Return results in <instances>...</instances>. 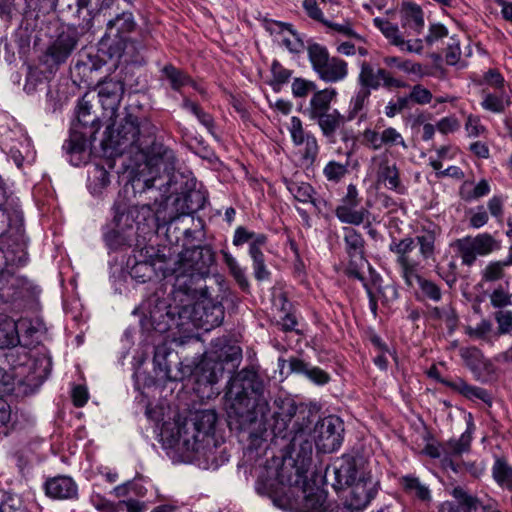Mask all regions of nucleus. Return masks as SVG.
I'll return each instance as SVG.
<instances>
[{"label":"nucleus","instance_id":"obj_1","mask_svg":"<svg viewBox=\"0 0 512 512\" xmlns=\"http://www.w3.org/2000/svg\"><path fill=\"white\" fill-rule=\"evenodd\" d=\"M114 126H107L101 147L109 157L124 154L141 157L143 162L134 169L133 189L139 192L151 189L162 175L166 176L168 184L177 159L174 151L157 137V126L149 118L139 119L133 114H127Z\"/></svg>","mask_w":512,"mask_h":512},{"label":"nucleus","instance_id":"obj_2","mask_svg":"<svg viewBox=\"0 0 512 512\" xmlns=\"http://www.w3.org/2000/svg\"><path fill=\"white\" fill-rule=\"evenodd\" d=\"M317 414L306 408L298 409L295 401L289 397H277L272 406V415L270 423V431L266 428L256 430V426L260 428L264 420H260L256 425L250 426L249 439L251 445L258 449L261 447L262 441H266L269 436L271 440L282 441V449L286 451L289 457L296 454L297 458L302 457L303 460L312 455V442L310 435L312 425L315 423Z\"/></svg>","mask_w":512,"mask_h":512},{"label":"nucleus","instance_id":"obj_3","mask_svg":"<svg viewBox=\"0 0 512 512\" xmlns=\"http://www.w3.org/2000/svg\"><path fill=\"white\" fill-rule=\"evenodd\" d=\"M171 270L169 276H175L172 290L174 304L154 297L148 300L151 325L161 333L185 329L192 322L194 302L208 297L205 276L172 265Z\"/></svg>","mask_w":512,"mask_h":512},{"label":"nucleus","instance_id":"obj_4","mask_svg":"<svg viewBox=\"0 0 512 512\" xmlns=\"http://www.w3.org/2000/svg\"><path fill=\"white\" fill-rule=\"evenodd\" d=\"M225 398L230 426L245 431L257 424L259 416L267 421L271 408L264 396V383L253 368H244L230 378Z\"/></svg>","mask_w":512,"mask_h":512},{"label":"nucleus","instance_id":"obj_5","mask_svg":"<svg viewBox=\"0 0 512 512\" xmlns=\"http://www.w3.org/2000/svg\"><path fill=\"white\" fill-rule=\"evenodd\" d=\"M218 415L213 409L194 412L177 426L175 444L187 452H194L218 464L216 461L217 441L214 438Z\"/></svg>","mask_w":512,"mask_h":512},{"label":"nucleus","instance_id":"obj_6","mask_svg":"<svg viewBox=\"0 0 512 512\" xmlns=\"http://www.w3.org/2000/svg\"><path fill=\"white\" fill-rule=\"evenodd\" d=\"M242 359V349L227 337L212 341L211 348L205 352L194 371L195 382L201 386L216 384L224 372H234Z\"/></svg>","mask_w":512,"mask_h":512},{"label":"nucleus","instance_id":"obj_7","mask_svg":"<svg viewBox=\"0 0 512 512\" xmlns=\"http://www.w3.org/2000/svg\"><path fill=\"white\" fill-rule=\"evenodd\" d=\"M91 109V103L83 97L78 103L77 119L71 125L69 138L63 144V150L74 166L89 161L90 144L102 126L101 118L93 115Z\"/></svg>","mask_w":512,"mask_h":512},{"label":"nucleus","instance_id":"obj_8","mask_svg":"<svg viewBox=\"0 0 512 512\" xmlns=\"http://www.w3.org/2000/svg\"><path fill=\"white\" fill-rule=\"evenodd\" d=\"M290 458L294 460L295 465L286 466L283 464L278 469L267 467L256 481L258 494L271 498L277 507V498L289 497L297 485L305 484V467L311 461V456L303 460L302 457L297 458L296 454H293V457Z\"/></svg>","mask_w":512,"mask_h":512},{"label":"nucleus","instance_id":"obj_9","mask_svg":"<svg viewBox=\"0 0 512 512\" xmlns=\"http://www.w3.org/2000/svg\"><path fill=\"white\" fill-rule=\"evenodd\" d=\"M170 252V249H167ZM166 248L155 249L145 246L134 256V264L129 274L139 283L151 281L154 277L167 278L171 274V253H165Z\"/></svg>","mask_w":512,"mask_h":512},{"label":"nucleus","instance_id":"obj_10","mask_svg":"<svg viewBox=\"0 0 512 512\" xmlns=\"http://www.w3.org/2000/svg\"><path fill=\"white\" fill-rule=\"evenodd\" d=\"M276 501L279 508L293 512H327L331 505L323 489L308 485L306 475L305 484L297 485L289 497L277 498Z\"/></svg>","mask_w":512,"mask_h":512},{"label":"nucleus","instance_id":"obj_11","mask_svg":"<svg viewBox=\"0 0 512 512\" xmlns=\"http://www.w3.org/2000/svg\"><path fill=\"white\" fill-rule=\"evenodd\" d=\"M150 31L140 30L137 38L117 40V43L101 49L109 59H115L125 65L144 66L147 63L145 56L149 46Z\"/></svg>","mask_w":512,"mask_h":512},{"label":"nucleus","instance_id":"obj_12","mask_svg":"<svg viewBox=\"0 0 512 512\" xmlns=\"http://www.w3.org/2000/svg\"><path fill=\"white\" fill-rule=\"evenodd\" d=\"M308 59L319 79L326 83H337L348 75V64L341 58L331 57L328 49L319 43L307 47Z\"/></svg>","mask_w":512,"mask_h":512},{"label":"nucleus","instance_id":"obj_13","mask_svg":"<svg viewBox=\"0 0 512 512\" xmlns=\"http://www.w3.org/2000/svg\"><path fill=\"white\" fill-rule=\"evenodd\" d=\"M79 34L75 27H67L57 34L45 51L40 62L50 74L56 73L67 62L78 46Z\"/></svg>","mask_w":512,"mask_h":512},{"label":"nucleus","instance_id":"obj_14","mask_svg":"<svg viewBox=\"0 0 512 512\" xmlns=\"http://www.w3.org/2000/svg\"><path fill=\"white\" fill-rule=\"evenodd\" d=\"M343 421L334 415L327 416L317 421L312 428L314 442L318 451L332 453L338 450L343 442Z\"/></svg>","mask_w":512,"mask_h":512},{"label":"nucleus","instance_id":"obj_15","mask_svg":"<svg viewBox=\"0 0 512 512\" xmlns=\"http://www.w3.org/2000/svg\"><path fill=\"white\" fill-rule=\"evenodd\" d=\"M461 257L462 264L471 266L477 256H485L499 248V243L488 233H482L475 237L467 236L455 240L452 245Z\"/></svg>","mask_w":512,"mask_h":512},{"label":"nucleus","instance_id":"obj_16","mask_svg":"<svg viewBox=\"0 0 512 512\" xmlns=\"http://www.w3.org/2000/svg\"><path fill=\"white\" fill-rule=\"evenodd\" d=\"M214 262L215 255L212 248L209 245H203L184 249L177 260L171 256L170 265L207 277Z\"/></svg>","mask_w":512,"mask_h":512},{"label":"nucleus","instance_id":"obj_17","mask_svg":"<svg viewBox=\"0 0 512 512\" xmlns=\"http://www.w3.org/2000/svg\"><path fill=\"white\" fill-rule=\"evenodd\" d=\"M360 87L372 91L378 90L381 86L385 89L406 88L408 84L400 79L392 76V74L384 68H376L368 61L360 63V72L357 78Z\"/></svg>","mask_w":512,"mask_h":512},{"label":"nucleus","instance_id":"obj_18","mask_svg":"<svg viewBox=\"0 0 512 512\" xmlns=\"http://www.w3.org/2000/svg\"><path fill=\"white\" fill-rule=\"evenodd\" d=\"M345 503L357 512H362L378 493L379 481L370 472H362L357 482L348 486Z\"/></svg>","mask_w":512,"mask_h":512},{"label":"nucleus","instance_id":"obj_19","mask_svg":"<svg viewBox=\"0 0 512 512\" xmlns=\"http://www.w3.org/2000/svg\"><path fill=\"white\" fill-rule=\"evenodd\" d=\"M98 98L103 109L102 118L113 120L117 114L125 92L124 82L120 79L105 78L97 82Z\"/></svg>","mask_w":512,"mask_h":512},{"label":"nucleus","instance_id":"obj_20","mask_svg":"<svg viewBox=\"0 0 512 512\" xmlns=\"http://www.w3.org/2000/svg\"><path fill=\"white\" fill-rule=\"evenodd\" d=\"M167 200V197L161 195L160 201L156 198L153 203L142 205L141 209L148 213V217L152 216L156 222L157 228L166 226V234L170 241H172V236L174 235L175 241L178 242L179 236L176 233L177 231H180V228L177 226V223L185 216L180 215L173 209H171V212L167 216L165 213L168 206Z\"/></svg>","mask_w":512,"mask_h":512},{"label":"nucleus","instance_id":"obj_21","mask_svg":"<svg viewBox=\"0 0 512 512\" xmlns=\"http://www.w3.org/2000/svg\"><path fill=\"white\" fill-rule=\"evenodd\" d=\"M136 28L137 23L132 12L123 11L117 14L107 22L105 34L99 42V50L117 43V40L131 38L129 35L134 32Z\"/></svg>","mask_w":512,"mask_h":512},{"label":"nucleus","instance_id":"obj_22","mask_svg":"<svg viewBox=\"0 0 512 512\" xmlns=\"http://www.w3.org/2000/svg\"><path fill=\"white\" fill-rule=\"evenodd\" d=\"M374 25L383 33V35L389 40L390 44L399 47L401 50H405L410 53L421 54L423 51V40L420 38L414 41H405L398 26L386 19L375 18L373 20Z\"/></svg>","mask_w":512,"mask_h":512},{"label":"nucleus","instance_id":"obj_23","mask_svg":"<svg viewBox=\"0 0 512 512\" xmlns=\"http://www.w3.org/2000/svg\"><path fill=\"white\" fill-rule=\"evenodd\" d=\"M357 459L351 455H343L333 468L335 482L332 484L336 490L342 489L344 486H350L358 481L363 471L359 470Z\"/></svg>","mask_w":512,"mask_h":512},{"label":"nucleus","instance_id":"obj_24","mask_svg":"<svg viewBox=\"0 0 512 512\" xmlns=\"http://www.w3.org/2000/svg\"><path fill=\"white\" fill-rule=\"evenodd\" d=\"M450 495L454 501H444L437 507V512H472L478 508L480 499L471 495L461 486H455Z\"/></svg>","mask_w":512,"mask_h":512},{"label":"nucleus","instance_id":"obj_25","mask_svg":"<svg viewBox=\"0 0 512 512\" xmlns=\"http://www.w3.org/2000/svg\"><path fill=\"white\" fill-rule=\"evenodd\" d=\"M441 234V228L434 224L429 223L426 226H422L417 231L414 237L415 244L419 248V255L424 261L435 258L436 254V241Z\"/></svg>","mask_w":512,"mask_h":512},{"label":"nucleus","instance_id":"obj_26","mask_svg":"<svg viewBox=\"0 0 512 512\" xmlns=\"http://www.w3.org/2000/svg\"><path fill=\"white\" fill-rule=\"evenodd\" d=\"M263 25L266 31L270 34H282L288 31L293 39L284 37L282 44L293 54H299L305 49V44L300 34L293 28V25L287 22H281L272 19H264Z\"/></svg>","mask_w":512,"mask_h":512},{"label":"nucleus","instance_id":"obj_27","mask_svg":"<svg viewBox=\"0 0 512 512\" xmlns=\"http://www.w3.org/2000/svg\"><path fill=\"white\" fill-rule=\"evenodd\" d=\"M206 201L207 197L201 190L190 189L177 195L171 209L188 216L203 209Z\"/></svg>","mask_w":512,"mask_h":512},{"label":"nucleus","instance_id":"obj_28","mask_svg":"<svg viewBox=\"0 0 512 512\" xmlns=\"http://www.w3.org/2000/svg\"><path fill=\"white\" fill-rule=\"evenodd\" d=\"M104 62L98 57L93 55H86L84 58H79L74 66L71 68V75L74 82L90 86L95 83L94 73L97 72Z\"/></svg>","mask_w":512,"mask_h":512},{"label":"nucleus","instance_id":"obj_29","mask_svg":"<svg viewBox=\"0 0 512 512\" xmlns=\"http://www.w3.org/2000/svg\"><path fill=\"white\" fill-rule=\"evenodd\" d=\"M288 191L293 195L294 199L301 203H310L316 211L321 212L327 202L323 198L316 197L317 192L313 186L307 182L285 180Z\"/></svg>","mask_w":512,"mask_h":512},{"label":"nucleus","instance_id":"obj_30","mask_svg":"<svg viewBox=\"0 0 512 512\" xmlns=\"http://www.w3.org/2000/svg\"><path fill=\"white\" fill-rule=\"evenodd\" d=\"M337 97V91L335 88H325L322 90H316L309 101V105L305 110L309 119L312 120L322 114L331 111V103Z\"/></svg>","mask_w":512,"mask_h":512},{"label":"nucleus","instance_id":"obj_31","mask_svg":"<svg viewBox=\"0 0 512 512\" xmlns=\"http://www.w3.org/2000/svg\"><path fill=\"white\" fill-rule=\"evenodd\" d=\"M46 494L55 499H74L77 498L78 488L71 477L58 476L45 483Z\"/></svg>","mask_w":512,"mask_h":512},{"label":"nucleus","instance_id":"obj_32","mask_svg":"<svg viewBox=\"0 0 512 512\" xmlns=\"http://www.w3.org/2000/svg\"><path fill=\"white\" fill-rule=\"evenodd\" d=\"M312 121L317 122L322 135L333 143L335 142L336 131L348 120L347 117L342 115L337 109H332V111L326 112L312 119Z\"/></svg>","mask_w":512,"mask_h":512},{"label":"nucleus","instance_id":"obj_33","mask_svg":"<svg viewBox=\"0 0 512 512\" xmlns=\"http://www.w3.org/2000/svg\"><path fill=\"white\" fill-rule=\"evenodd\" d=\"M378 181L384 182L385 187L398 194H405L406 187L401 183L400 173L396 164H390L389 161H383L379 165Z\"/></svg>","mask_w":512,"mask_h":512},{"label":"nucleus","instance_id":"obj_34","mask_svg":"<svg viewBox=\"0 0 512 512\" xmlns=\"http://www.w3.org/2000/svg\"><path fill=\"white\" fill-rule=\"evenodd\" d=\"M473 424L469 423L465 432L458 439H450L442 443L443 455L460 456L471 449Z\"/></svg>","mask_w":512,"mask_h":512},{"label":"nucleus","instance_id":"obj_35","mask_svg":"<svg viewBox=\"0 0 512 512\" xmlns=\"http://www.w3.org/2000/svg\"><path fill=\"white\" fill-rule=\"evenodd\" d=\"M160 76L176 92H180L183 87L191 83V76L185 70L177 68L172 63H167L160 69Z\"/></svg>","mask_w":512,"mask_h":512},{"label":"nucleus","instance_id":"obj_36","mask_svg":"<svg viewBox=\"0 0 512 512\" xmlns=\"http://www.w3.org/2000/svg\"><path fill=\"white\" fill-rule=\"evenodd\" d=\"M289 367L292 372L304 374L312 382L318 385H324L330 380V376L327 372L320 369L319 367H312L308 363L298 358H290Z\"/></svg>","mask_w":512,"mask_h":512},{"label":"nucleus","instance_id":"obj_37","mask_svg":"<svg viewBox=\"0 0 512 512\" xmlns=\"http://www.w3.org/2000/svg\"><path fill=\"white\" fill-rule=\"evenodd\" d=\"M19 342L17 325L14 320L5 314H0V350L15 347Z\"/></svg>","mask_w":512,"mask_h":512},{"label":"nucleus","instance_id":"obj_38","mask_svg":"<svg viewBox=\"0 0 512 512\" xmlns=\"http://www.w3.org/2000/svg\"><path fill=\"white\" fill-rule=\"evenodd\" d=\"M345 250L351 260L364 258L365 240L362 235L352 227H344Z\"/></svg>","mask_w":512,"mask_h":512},{"label":"nucleus","instance_id":"obj_39","mask_svg":"<svg viewBox=\"0 0 512 512\" xmlns=\"http://www.w3.org/2000/svg\"><path fill=\"white\" fill-rule=\"evenodd\" d=\"M399 483L407 494H413L422 502H429L432 499L429 487L423 484L420 479L414 475H404L399 479Z\"/></svg>","mask_w":512,"mask_h":512},{"label":"nucleus","instance_id":"obj_40","mask_svg":"<svg viewBox=\"0 0 512 512\" xmlns=\"http://www.w3.org/2000/svg\"><path fill=\"white\" fill-rule=\"evenodd\" d=\"M496 93L482 91L483 100L481 106L484 110L493 113H503L510 106L511 100L509 95L503 90H497Z\"/></svg>","mask_w":512,"mask_h":512},{"label":"nucleus","instance_id":"obj_41","mask_svg":"<svg viewBox=\"0 0 512 512\" xmlns=\"http://www.w3.org/2000/svg\"><path fill=\"white\" fill-rule=\"evenodd\" d=\"M424 24V14L421 7L414 3L407 4L403 10L402 27L420 34Z\"/></svg>","mask_w":512,"mask_h":512},{"label":"nucleus","instance_id":"obj_42","mask_svg":"<svg viewBox=\"0 0 512 512\" xmlns=\"http://www.w3.org/2000/svg\"><path fill=\"white\" fill-rule=\"evenodd\" d=\"M363 287L366 290V293L369 298V307L371 312L376 316L378 309V299L384 297V287L382 286V277L372 272L370 273V280L367 281L364 278V281H361Z\"/></svg>","mask_w":512,"mask_h":512},{"label":"nucleus","instance_id":"obj_43","mask_svg":"<svg viewBox=\"0 0 512 512\" xmlns=\"http://www.w3.org/2000/svg\"><path fill=\"white\" fill-rule=\"evenodd\" d=\"M447 386L458 391L468 399H479L486 404H491V395L484 388L472 386L459 379L456 382L442 381Z\"/></svg>","mask_w":512,"mask_h":512},{"label":"nucleus","instance_id":"obj_44","mask_svg":"<svg viewBox=\"0 0 512 512\" xmlns=\"http://www.w3.org/2000/svg\"><path fill=\"white\" fill-rule=\"evenodd\" d=\"M416 244L413 237H405L400 240L393 239L389 245V251L396 255V263L416 260L412 252Z\"/></svg>","mask_w":512,"mask_h":512},{"label":"nucleus","instance_id":"obj_45","mask_svg":"<svg viewBox=\"0 0 512 512\" xmlns=\"http://www.w3.org/2000/svg\"><path fill=\"white\" fill-rule=\"evenodd\" d=\"M75 17L78 19V27L84 32L91 29L95 17V9L92 0H76Z\"/></svg>","mask_w":512,"mask_h":512},{"label":"nucleus","instance_id":"obj_46","mask_svg":"<svg viewBox=\"0 0 512 512\" xmlns=\"http://www.w3.org/2000/svg\"><path fill=\"white\" fill-rule=\"evenodd\" d=\"M356 207L357 206L340 204L336 208L335 214L342 223L350 225H360L364 222L368 212L363 208L360 210H356Z\"/></svg>","mask_w":512,"mask_h":512},{"label":"nucleus","instance_id":"obj_47","mask_svg":"<svg viewBox=\"0 0 512 512\" xmlns=\"http://www.w3.org/2000/svg\"><path fill=\"white\" fill-rule=\"evenodd\" d=\"M492 474L499 486L512 491V467L508 465L506 460L497 459L493 465Z\"/></svg>","mask_w":512,"mask_h":512},{"label":"nucleus","instance_id":"obj_48","mask_svg":"<svg viewBox=\"0 0 512 512\" xmlns=\"http://www.w3.org/2000/svg\"><path fill=\"white\" fill-rule=\"evenodd\" d=\"M48 77L45 72L35 66H29L26 74L24 91L27 94H33L47 84Z\"/></svg>","mask_w":512,"mask_h":512},{"label":"nucleus","instance_id":"obj_49","mask_svg":"<svg viewBox=\"0 0 512 512\" xmlns=\"http://www.w3.org/2000/svg\"><path fill=\"white\" fill-rule=\"evenodd\" d=\"M224 263L227 265L230 274L233 276L239 287L246 291L249 288V281L245 270L241 268L236 259L228 252L222 251Z\"/></svg>","mask_w":512,"mask_h":512},{"label":"nucleus","instance_id":"obj_50","mask_svg":"<svg viewBox=\"0 0 512 512\" xmlns=\"http://www.w3.org/2000/svg\"><path fill=\"white\" fill-rule=\"evenodd\" d=\"M384 63L388 67H396L407 74H414L420 77L424 76L422 65L412 62L411 60H402L396 56H389L384 58Z\"/></svg>","mask_w":512,"mask_h":512},{"label":"nucleus","instance_id":"obj_51","mask_svg":"<svg viewBox=\"0 0 512 512\" xmlns=\"http://www.w3.org/2000/svg\"><path fill=\"white\" fill-rule=\"evenodd\" d=\"M272 79L270 86L274 91H279L282 85L286 84L292 76V71L286 69L278 60H273L271 64Z\"/></svg>","mask_w":512,"mask_h":512},{"label":"nucleus","instance_id":"obj_52","mask_svg":"<svg viewBox=\"0 0 512 512\" xmlns=\"http://www.w3.org/2000/svg\"><path fill=\"white\" fill-rule=\"evenodd\" d=\"M397 265L400 267L401 276L408 287H413L415 282L419 284L423 279L418 273L420 261L399 262Z\"/></svg>","mask_w":512,"mask_h":512},{"label":"nucleus","instance_id":"obj_53","mask_svg":"<svg viewBox=\"0 0 512 512\" xmlns=\"http://www.w3.org/2000/svg\"><path fill=\"white\" fill-rule=\"evenodd\" d=\"M371 96V92L360 87L350 100L347 120H353L366 106Z\"/></svg>","mask_w":512,"mask_h":512},{"label":"nucleus","instance_id":"obj_54","mask_svg":"<svg viewBox=\"0 0 512 512\" xmlns=\"http://www.w3.org/2000/svg\"><path fill=\"white\" fill-rule=\"evenodd\" d=\"M110 184L109 172L103 167L96 165L90 177V189L93 194H99Z\"/></svg>","mask_w":512,"mask_h":512},{"label":"nucleus","instance_id":"obj_55","mask_svg":"<svg viewBox=\"0 0 512 512\" xmlns=\"http://www.w3.org/2000/svg\"><path fill=\"white\" fill-rule=\"evenodd\" d=\"M349 163L329 161L323 169V174L328 181L338 183L348 173Z\"/></svg>","mask_w":512,"mask_h":512},{"label":"nucleus","instance_id":"obj_56","mask_svg":"<svg viewBox=\"0 0 512 512\" xmlns=\"http://www.w3.org/2000/svg\"><path fill=\"white\" fill-rule=\"evenodd\" d=\"M327 2H335V0H304L303 8L311 19L324 24L326 19L321 6L325 7Z\"/></svg>","mask_w":512,"mask_h":512},{"label":"nucleus","instance_id":"obj_57","mask_svg":"<svg viewBox=\"0 0 512 512\" xmlns=\"http://www.w3.org/2000/svg\"><path fill=\"white\" fill-rule=\"evenodd\" d=\"M291 90L295 98H305L310 93L313 94L317 90V85L313 81L296 77L293 79Z\"/></svg>","mask_w":512,"mask_h":512},{"label":"nucleus","instance_id":"obj_58","mask_svg":"<svg viewBox=\"0 0 512 512\" xmlns=\"http://www.w3.org/2000/svg\"><path fill=\"white\" fill-rule=\"evenodd\" d=\"M91 503L93 506L99 510L104 512H123L124 511V501H119L118 503L111 502L107 500L105 497L100 495L99 493H94L91 495Z\"/></svg>","mask_w":512,"mask_h":512},{"label":"nucleus","instance_id":"obj_59","mask_svg":"<svg viewBox=\"0 0 512 512\" xmlns=\"http://www.w3.org/2000/svg\"><path fill=\"white\" fill-rule=\"evenodd\" d=\"M104 241L108 248L117 251L128 245V238L125 234L117 229H111L104 234Z\"/></svg>","mask_w":512,"mask_h":512},{"label":"nucleus","instance_id":"obj_60","mask_svg":"<svg viewBox=\"0 0 512 512\" xmlns=\"http://www.w3.org/2000/svg\"><path fill=\"white\" fill-rule=\"evenodd\" d=\"M304 151H303V160L312 165L318 154H319V146L316 137L308 133L306 135V140L304 141Z\"/></svg>","mask_w":512,"mask_h":512},{"label":"nucleus","instance_id":"obj_61","mask_svg":"<svg viewBox=\"0 0 512 512\" xmlns=\"http://www.w3.org/2000/svg\"><path fill=\"white\" fill-rule=\"evenodd\" d=\"M407 97L409 98V102L413 101L417 104L425 105L431 102L433 95L427 88L417 84L412 87Z\"/></svg>","mask_w":512,"mask_h":512},{"label":"nucleus","instance_id":"obj_62","mask_svg":"<svg viewBox=\"0 0 512 512\" xmlns=\"http://www.w3.org/2000/svg\"><path fill=\"white\" fill-rule=\"evenodd\" d=\"M268 237L259 236L254 242L249 245V255L252 258L253 263H259L265 261V257L262 249L267 245Z\"/></svg>","mask_w":512,"mask_h":512},{"label":"nucleus","instance_id":"obj_63","mask_svg":"<svg viewBox=\"0 0 512 512\" xmlns=\"http://www.w3.org/2000/svg\"><path fill=\"white\" fill-rule=\"evenodd\" d=\"M290 135L292 138L293 143L296 146L302 145L304 141L306 140V135L308 133H305L302 125V121L299 117L293 116L291 118V124L289 127Z\"/></svg>","mask_w":512,"mask_h":512},{"label":"nucleus","instance_id":"obj_64","mask_svg":"<svg viewBox=\"0 0 512 512\" xmlns=\"http://www.w3.org/2000/svg\"><path fill=\"white\" fill-rule=\"evenodd\" d=\"M423 295L434 302L441 300L442 293L440 287L431 280L423 278L419 283Z\"/></svg>","mask_w":512,"mask_h":512}]
</instances>
